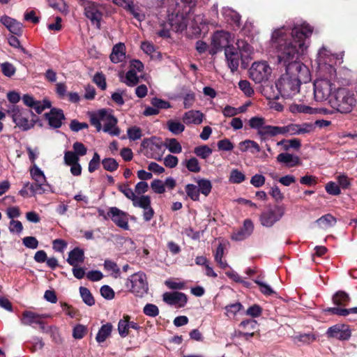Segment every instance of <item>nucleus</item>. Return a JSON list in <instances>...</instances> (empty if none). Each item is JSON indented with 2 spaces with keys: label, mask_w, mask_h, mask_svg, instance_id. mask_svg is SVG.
<instances>
[{
  "label": "nucleus",
  "mask_w": 357,
  "mask_h": 357,
  "mask_svg": "<svg viewBox=\"0 0 357 357\" xmlns=\"http://www.w3.org/2000/svg\"><path fill=\"white\" fill-rule=\"evenodd\" d=\"M45 344L41 337H34L31 342L26 343V347L32 352L42 349Z\"/></svg>",
  "instance_id": "38"
},
{
  "label": "nucleus",
  "mask_w": 357,
  "mask_h": 357,
  "mask_svg": "<svg viewBox=\"0 0 357 357\" xmlns=\"http://www.w3.org/2000/svg\"><path fill=\"white\" fill-rule=\"evenodd\" d=\"M167 13L169 24L172 29H174L176 31H182L187 28L188 15H184L181 11L180 4L176 0H172Z\"/></svg>",
  "instance_id": "5"
},
{
  "label": "nucleus",
  "mask_w": 357,
  "mask_h": 357,
  "mask_svg": "<svg viewBox=\"0 0 357 357\" xmlns=\"http://www.w3.org/2000/svg\"><path fill=\"white\" fill-rule=\"evenodd\" d=\"M127 133L128 138L133 141L140 139L142 135L141 128L137 126L129 128Z\"/></svg>",
  "instance_id": "59"
},
{
  "label": "nucleus",
  "mask_w": 357,
  "mask_h": 357,
  "mask_svg": "<svg viewBox=\"0 0 357 357\" xmlns=\"http://www.w3.org/2000/svg\"><path fill=\"white\" fill-rule=\"evenodd\" d=\"M100 163V155L95 152L92 159L89 161L88 170L90 173L94 172L96 170L99 169Z\"/></svg>",
  "instance_id": "51"
},
{
  "label": "nucleus",
  "mask_w": 357,
  "mask_h": 357,
  "mask_svg": "<svg viewBox=\"0 0 357 357\" xmlns=\"http://www.w3.org/2000/svg\"><path fill=\"white\" fill-rule=\"evenodd\" d=\"M326 192L331 195H339L341 193L340 186L333 181H329L325 186Z\"/></svg>",
  "instance_id": "54"
},
{
  "label": "nucleus",
  "mask_w": 357,
  "mask_h": 357,
  "mask_svg": "<svg viewBox=\"0 0 357 357\" xmlns=\"http://www.w3.org/2000/svg\"><path fill=\"white\" fill-rule=\"evenodd\" d=\"M32 178L36 182H45L46 178L43 172L35 165L31 171Z\"/></svg>",
  "instance_id": "55"
},
{
  "label": "nucleus",
  "mask_w": 357,
  "mask_h": 357,
  "mask_svg": "<svg viewBox=\"0 0 357 357\" xmlns=\"http://www.w3.org/2000/svg\"><path fill=\"white\" fill-rule=\"evenodd\" d=\"M254 224L250 219H245L243 227L232 232L231 239L235 241H241L248 238L253 232Z\"/></svg>",
  "instance_id": "16"
},
{
  "label": "nucleus",
  "mask_w": 357,
  "mask_h": 357,
  "mask_svg": "<svg viewBox=\"0 0 357 357\" xmlns=\"http://www.w3.org/2000/svg\"><path fill=\"white\" fill-rule=\"evenodd\" d=\"M245 179V174L237 169L231 171L229 176V182L231 183H241Z\"/></svg>",
  "instance_id": "39"
},
{
  "label": "nucleus",
  "mask_w": 357,
  "mask_h": 357,
  "mask_svg": "<svg viewBox=\"0 0 357 357\" xmlns=\"http://www.w3.org/2000/svg\"><path fill=\"white\" fill-rule=\"evenodd\" d=\"M282 135L281 126H275L266 125L260 131L257 132V135L261 141L266 142L270 137Z\"/></svg>",
  "instance_id": "22"
},
{
  "label": "nucleus",
  "mask_w": 357,
  "mask_h": 357,
  "mask_svg": "<svg viewBox=\"0 0 357 357\" xmlns=\"http://www.w3.org/2000/svg\"><path fill=\"white\" fill-rule=\"evenodd\" d=\"M87 332V328L82 324L76 325L73 330V337L75 339L80 340L84 337Z\"/></svg>",
  "instance_id": "49"
},
{
  "label": "nucleus",
  "mask_w": 357,
  "mask_h": 357,
  "mask_svg": "<svg viewBox=\"0 0 357 357\" xmlns=\"http://www.w3.org/2000/svg\"><path fill=\"white\" fill-rule=\"evenodd\" d=\"M217 146L219 150L226 151H231L234 147V144L227 138L218 141Z\"/></svg>",
  "instance_id": "61"
},
{
  "label": "nucleus",
  "mask_w": 357,
  "mask_h": 357,
  "mask_svg": "<svg viewBox=\"0 0 357 357\" xmlns=\"http://www.w3.org/2000/svg\"><path fill=\"white\" fill-rule=\"evenodd\" d=\"M316 222L321 228L328 229L334 226L337 220L333 215L328 213L320 217Z\"/></svg>",
  "instance_id": "30"
},
{
  "label": "nucleus",
  "mask_w": 357,
  "mask_h": 357,
  "mask_svg": "<svg viewBox=\"0 0 357 357\" xmlns=\"http://www.w3.org/2000/svg\"><path fill=\"white\" fill-rule=\"evenodd\" d=\"M8 113L10 114L16 126L24 131L30 130L36 124V120L33 117L36 116L30 109H22L17 105H13Z\"/></svg>",
  "instance_id": "3"
},
{
  "label": "nucleus",
  "mask_w": 357,
  "mask_h": 357,
  "mask_svg": "<svg viewBox=\"0 0 357 357\" xmlns=\"http://www.w3.org/2000/svg\"><path fill=\"white\" fill-rule=\"evenodd\" d=\"M162 300L169 305H175L177 307H183L188 302V296L180 291L165 292L162 295Z\"/></svg>",
  "instance_id": "13"
},
{
  "label": "nucleus",
  "mask_w": 357,
  "mask_h": 357,
  "mask_svg": "<svg viewBox=\"0 0 357 357\" xmlns=\"http://www.w3.org/2000/svg\"><path fill=\"white\" fill-rule=\"evenodd\" d=\"M187 195L193 201L199 200V190L194 184H187L185 187Z\"/></svg>",
  "instance_id": "37"
},
{
  "label": "nucleus",
  "mask_w": 357,
  "mask_h": 357,
  "mask_svg": "<svg viewBox=\"0 0 357 357\" xmlns=\"http://www.w3.org/2000/svg\"><path fill=\"white\" fill-rule=\"evenodd\" d=\"M312 31L311 26L303 24L282 26L272 33L271 40L278 53V64L285 68V73L276 82V87L283 98H292L299 92L302 83L311 80L310 70L298 59L307 49L305 41Z\"/></svg>",
  "instance_id": "1"
},
{
  "label": "nucleus",
  "mask_w": 357,
  "mask_h": 357,
  "mask_svg": "<svg viewBox=\"0 0 357 357\" xmlns=\"http://www.w3.org/2000/svg\"><path fill=\"white\" fill-rule=\"evenodd\" d=\"M284 214L282 206L275 205L273 207L263 211L259 215V222L265 227H271L278 222Z\"/></svg>",
  "instance_id": "8"
},
{
  "label": "nucleus",
  "mask_w": 357,
  "mask_h": 357,
  "mask_svg": "<svg viewBox=\"0 0 357 357\" xmlns=\"http://www.w3.org/2000/svg\"><path fill=\"white\" fill-rule=\"evenodd\" d=\"M250 78L255 83H261L268 80L271 68L266 61L255 62L249 70Z\"/></svg>",
  "instance_id": "10"
},
{
  "label": "nucleus",
  "mask_w": 357,
  "mask_h": 357,
  "mask_svg": "<svg viewBox=\"0 0 357 357\" xmlns=\"http://www.w3.org/2000/svg\"><path fill=\"white\" fill-rule=\"evenodd\" d=\"M83 6L85 16L93 25L100 29V22L103 16L102 7L98 3L89 1H86Z\"/></svg>",
  "instance_id": "11"
},
{
  "label": "nucleus",
  "mask_w": 357,
  "mask_h": 357,
  "mask_svg": "<svg viewBox=\"0 0 357 357\" xmlns=\"http://www.w3.org/2000/svg\"><path fill=\"white\" fill-rule=\"evenodd\" d=\"M143 312L146 316L155 317L159 314V309L154 304L147 303L143 308Z\"/></svg>",
  "instance_id": "50"
},
{
  "label": "nucleus",
  "mask_w": 357,
  "mask_h": 357,
  "mask_svg": "<svg viewBox=\"0 0 357 357\" xmlns=\"http://www.w3.org/2000/svg\"><path fill=\"white\" fill-rule=\"evenodd\" d=\"M130 283V291L136 296L142 297L147 293L149 287L146 281V276L144 273H137L133 274L128 280L127 286Z\"/></svg>",
  "instance_id": "9"
},
{
  "label": "nucleus",
  "mask_w": 357,
  "mask_h": 357,
  "mask_svg": "<svg viewBox=\"0 0 357 357\" xmlns=\"http://www.w3.org/2000/svg\"><path fill=\"white\" fill-rule=\"evenodd\" d=\"M117 189L123 193L126 197L132 200L133 203H137L139 198L135 195L133 190L130 188V183H118Z\"/></svg>",
  "instance_id": "27"
},
{
  "label": "nucleus",
  "mask_w": 357,
  "mask_h": 357,
  "mask_svg": "<svg viewBox=\"0 0 357 357\" xmlns=\"http://www.w3.org/2000/svg\"><path fill=\"white\" fill-rule=\"evenodd\" d=\"M198 185V189L199 190V194L202 193L204 196L207 197L211 192L212 183L206 178H199L197 181Z\"/></svg>",
  "instance_id": "32"
},
{
  "label": "nucleus",
  "mask_w": 357,
  "mask_h": 357,
  "mask_svg": "<svg viewBox=\"0 0 357 357\" xmlns=\"http://www.w3.org/2000/svg\"><path fill=\"white\" fill-rule=\"evenodd\" d=\"M101 121H105L102 130L109 132L117 124V119L112 114L108 113L106 109H101L96 113L90 114V123L93 126L98 132L102 130Z\"/></svg>",
  "instance_id": "4"
},
{
  "label": "nucleus",
  "mask_w": 357,
  "mask_h": 357,
  "mask_svg": "<svg viewBox=\"0 0 357 357\" xmlns=\"http://www.w3.org/2000/svg\"><path fill=\"white\" fill-rule=\"evenodd\" d=\"M328 338H335L341 341L348 340L351 336L349 325L337 324L329 327L326 333Z\"/></svg>",
  "instance_id": "12"
},
{
  "label": "nucleus",
  "mask_w": 357,
  "mask_h": 357,
  "mask_svg": "<svg viewBox=\"0 0 357 357\" xmlns=\"http://www.w3.org/2000/svg\"><path fill=\"white\" fill-rule=\"evenodd\" d=\"M225 56L228 67L232 73L236 72L239 66L241 54L234 45L225 48Z\"/></svg>",
  "instance_id": "17"
},
{
  "label": "nucleus",
  "mask_w": 357,
  "mask_h": 357,
  "mask_svg": "<svg viewBox=\"0 0 357 357\" xmlns=\"http://www.w3.org/2000/svg\"><path fill=\"white\" fill-rule=\"evenodd\" d=\"M212 149L207 145L199 146L195 148L194 153L202 159H206L211 153Z\"/></svg>",
  "instance_id": "40"
},
{
  "label": "nucleus",
  "mask_w": 357,
  "mask_h": 357,
  "mask_svg": "<svg viewBox=\"0 0 357 357\" xmlns=\"http://www.w3.org/2000/svg\"><path fill=\"white\" fill-rule=\"evenodd\" d=\"M282 135L289 133L291 135H299L298 124H289L286 126H281Z\"/></svg>",
  "instance_id": "60"
},
{
  "label": "nucleus",
  "mask_w": 357,
  "mask_h": 357,
  "mask_svg": "<svg viewBox=\"0 0 357 357\" xmlns=\"http://www.w3.org/2000/svg\"><path fill=\"white\" fill-rule=\"evenodd\" d=\"M112 328L113 326L111 323H107L106 324L102 325L96 335V341L98 343L105 342L106 339L110 336Z\"/></svg>",
  "instance_id": "28"
},
{
  "label": "nucleus",
  "mask_w": 357,
  "mask_h": 357,
  "mask_svg": "<svg viewBox=\"0 0 357 357\" xmlns=\"http://www.w3.org/2000/svg\"><path fill=\"white\" fill-rule=\"evenodd\" d=\"M183 164L185 166L189 172L198 173L201 170L199 162L198 160L195 157H192L189 160H185L183 162Z\"/></svg>",
  "instance_id": "35"
},
{
  "label": "nucleus",
  "mask_w": 357,
  "mask_h": 357,
  "mask_svg": "<svg viewBox=\"0 0 357 357\" xmlns=\"http://www.w3.org/2000/svg\"><path fill=\"white\" fill-rule=\"evenodd\" d=\"M110 219L119 227L125 230L129 229L128 214L117 207L109 208Z\"/></svg>",
  "instance_id": "15"
},
{
  "label": "nucleus",
  "mask_w": 357,
  "mask_h": 357,
  "mask_svg": "<svg viewBox=\"0 0 357 357\" xmlns=\"http://www.w3.org/2000/svg\"><path fill=\"white\" fill-rule=\"evenodd\" d=\"M1 70L3 75L8 77L13 76L16 72L14 65L8 61L1 64Z\"/></svg>",
  "instance_id": "43"
},
{
  "label": "nucleus",
  "mask_w": 357,
  "mask_h": 357,
  "mask_svg": "<svg viewBox=\"0 0 357 357\" xmlns=\"http://www.w3.org/2000/svg\"><path fill=\"white\" fill-rule=\"evenodd\" d=\"M236 50L241 54V61L242 68H247L250 55L252 53V46L243 39H238L236 43Z\"/></svg>",
  "instance_id": "14"
},
{
  "label": "nucleus",
  "mask_w": 357,
  "mask_h": 357,
  "mask_svg": "<svg viewBox=\"0 0 357 357\" xmlns=\"http://www.w3.org/2000/svg\"><path fill=\"white\" fill-rule=\"evenodd\" d=\"M44 317H46V316L32 311L25 310L22 314L21 322L23 325L31 326L33 324H37L39 320Z\"/></svg>",
  "instance_id": "24"
},
{
  "label": "nucleus",
  "mask_w": 357,
  "mask_h": 357,
  "mask_svg": "<svg viewBox=\"0 0 357 357\" xmlns=\"http://www.w3.org/2000/svg\"><path fill=\"white\" fill-rule=\"evenodd\" d=\"M177 3L180 4L181 11L184 15H189L196 6L197 0H180V2Z\"/></svg>",
  "instance_id": "33"
},
{
  "label": "nucleus",
  "mask_w": 357,
  "mask_h": 357,
  "mask_svg": "<svg viewBox=\"0 0 357 357\" xmlns=\"http://www.w3.org/2000/svg\"><path fill=\"white\" fill-rule=\"evenodd\" d=\"M312 108L304 105L293 104L290 106V111L292 113L312 114Z\"/></svg>",
  "instance_id": "46"
},
{
  "label": "nucleus",
  "mask_w": 357,
  "mask_h": 357,
  "mask_svg": "<svg viewBox=\"0 0 357 357\" xmlns=\"http://www.w3.org/2000/svg\"><path fill=\"white\" fill-rule=\"evenodd\" d=\"M239 89L248 96L251 97L255 91L250 86V83L248 80H241L238 82Z\"/></svg>",
  "instance_id": "52"
},
{
  "label": "nucleus",
  "mask_w": 357,
  "mask_h": 357,
  "mask_svg": "<svg viewBox=\"0 0 357 357\" xmlns=\"http://www.w3.org/2000/svg\"><path fill=\"white\" fill-rule=\"evenodd\" d=\"M349 301V294L343 291H337L333 296V303L337 306H345Z\"/></svg>",
  "instance_id": "31"
},
{
  "label": "nucleus",
  "mask_w": 357,
  "mask_h": 357,
  "mask_svg": "<svg viewBox=\"0 0 357 357\" xmlns=\"http://www.w3.org/2000/svg\"><path fill=\"white\" fill-rule=\"evenodd\" d=\"M130 317L128 314H124L123 318L121 319L118 323V331L121 337H126L129 335V320Z\"/></svg>",
  "instance_id": "29"
},
{
  "label": "nucleus",
  "mask_w": 357,
  "mask_h": 357,
  "mask_svg": "<svg viewBox=\"0 0 357 357\" xmlns=\"http://www.w3.org/2000/svg\"><path fill=\"white\" fill-rule=\"evenodd\" d=\"M257 322L254 319H245L242 321L239 327L248 331H253L257 328Z\"/></svg>",
  "instance_id": "63"
},
{
  "label": "nucleus",
  "mask_w": 357,
  "mask_h": 357,
  "mask_svg": "<svg viewBox=\"0 0 357 357\" xmlns=\"http://www.w3.org/2000/svg\"><path fill=\"white\" fill-rule=\"evenodd\" d=\"M336 179L338 183V185L340 186V188H342V189H348L350 188L351 185V179L349 178L345 174H342L337 176Z\"/></svg>",
  "instance_id": "58"
},
{
  "label": "nucleus",
  "mask_w": 357,
  "mask_h": 357,
  "mask_svg": "<svg viewBox=\"0 0 357 357\" xmlns=\"http://www.w3.org/2000/svg\"><path fill=\"white\" fill-rule=\"evenodd\" d=\"M84 261V250L79 248H75L68 253L67 262L73 266H77L79 263H83Z\"/></svg>",
  "instance_id": "25"
},
{
  "label": "nucleus",
  "mask_w": 357,
  "mask_h": 357,
  "mask_svg": "<svg viewBox=\"0 0 357 357\" xmlns=\"http://www.w3.org/2000/svg\"><path fill=\"white\" fill-rule=\"evenodd\" d=\"M168 129L174 135H178L184 131L185 126L180 122L169 121L167 122Z\"/></svg>",
  "instance_id": "44"
},
{
  "label": "nucleus",
  "mask_w": 357,
  "mask_h": 357,
  "mask_svg": "<svg viewBox=\"0 0 357 357\" xmlns=\"http://www.w3.org/2000/svg\"><path fill=\"white\" fill-rule=\"evenodd\" d=\"M168 144L167 147L170 153H180L182 151L181 144L175 138L167 139Z\"/></svg>",
  "instance_id": "45"
},
{
  "label": "nucleus",
  "mask_w": 357,
  "mask_h": 357,
  "mask_svg": "<svg viewBox=\"0 0 357 357\" xmlns=\"http://www.w3.org/2000/svg\"><path fill=\"white\" fill-rule=\"evenodd\" d=\"M335 90V84L327 78L317 79L314 82V94L317 101L331 98Z\"/></svg>",
  "instance_id": "6"
},
{
  "label": "nucleus",
  "mask_w": 357,
  "mask_h": 357,
  "mask_svg": "<svg viewBox=\"0 0 357 357\" xmlns=\"http://www.w3.org/2000/svg\"><path fill=\"white\" fill-rule=\"evenodd\" d=\"M262 313V308L257 304H255L246 310V314L253 318L259 317Z\"/></svg>",
  "instance_id": "64"
},
{
  "label": "nucleus",
  "mask_w": 357,
  "mask_h": 357,
  "mask_svg": "<svg viewBox=\"0 0 357 357\" xmlns=\"http://www.w3.org/2000/svg\"><path fill=\"white\" fill-rule=\"evenodd\" d=\"M126 53L125 44L123 43H119L113 46L109 59L114 63L122 62L126 59Z\"/></svg>",
  "instance_id": "21"
},
{
  "label": "nucleus",
  "mask_w": 357,
  "mask_h": 357,
  "mask_svg": "<svg viewBox=\"0 0 357 357\" xmlns=\"http://www.w3.org/2000/svg\"><path fill=\"white\" fill-rule=\"evenodd\" d=\"M79 293L82 301L85 304L89 306H92L95 304V299L91 291L86 287H80Z\"/></svg>",
  "instance_id": "34"
},
{
  "label": "nucleus",
  "mask_w": 357,
  "mask_h": 357,
  "mask_svg": "<svg viewBox=\"0 0 357 357\" xmlns=\"http://www.w3.org/2000/svg\"><path fill=\"white\" fill-rule=\"evenodd\" d=\"M231 38V33L228 31L223 30L215 31L211 38V47L208 51L209 54L214 56L218 52L230 47L231 46L229 45Z\"/></svg>",
  "instance_id": "7"
},
{
  "label": "nucleus",
  "mask_w": 357,
  "mask_h": 357,
  "mask_svg": "<svg viewBox=\"0 0 357 357\" xmlns=\"http://www.w3.org/2000/svg\"><path fill=\"white\" fill-rule=\"evenodd\" d=\"M45 119L48 120L50 127L59 128L62 126V120L65 119L63 112L61 109L53 107L50 112L45 114Z\"/></svg>",
  "instance_id": "19"
},
{
  "label": "nucleus",
  "mask_w": 357,
  "mask_h": 357,
  "mask_svg": "<svg viewBox=\"0 0 357 357\" xmlns=\"http://www.w3.org/2000/svg\"><path fill=\"white\" fill-rule=\"evenodd\" d=\"M0 22L6 26L13 35L20 36L22 34V24L17 22L16 20L7 15H3L1 17Z\"/></svg>",
  "instance_id": "20"
},
{
  "label": "nucleus",
  "mask_w": 357,
  "mask_h": 357,
  "mask_svg": "<svg viewBox=\"0 0 357 357\" xmlns=\"http://www.w3.org/2000/svg\"><path fill=\"white\" fill-rule=\"evenodd\" d=\"M331 107L340 113H349L356 105L354 93L348 88L339 87L335 90L329 100Z\"/></svg>",
  "instance_id": "2"
},
{
  "label": "nucleus",
  "mask_w": 357,
  "mask_h": 357,
  "mask_svg": "<svg viewBox=\"0 0 357 357\" xmlns=\"http://www.w3.org/2000/svg\"><path fill=\"white\" fill-rule=\"evenodd\" d=\"M151 188L152 190L157 194H162L165 192V184L160 179H154L151 183Z\"/></svg>",
  "instance_id": "57"
},
{
  "label": "nucleus",
  "mask_w": 357,
  "mask_h": 357,
  "mask_svg": "<svg viewBox=\"0 0 357 357\" xmlns=\"http://www.w3.org/2000/svg\"><path fill=\"white\" fill-rule=\"evenodd\" d=\"M248 124L251 128L255 129L259 132L266 126L265 119L255 116L249 120Z\"/></svg>",
  "instance_id": "36"
},
{
  "label": "nucleus",
  "mask_w": 357,
  "mask_h": 357,
  "mask_svg": "<svg viewBox=\"0 0 357 357\" xmlns=\"http://www.w3.org/2000/svg\"><path fill=\"white\" fill-rule=\"evenodd\" d=\"M103 168L109 172H114L118 169L119 163L112 158H107L102 160Z\"/></svg>",
  "instance_id": "42"
},
{
  "label": "nucleus",
  "mask_w": 357,
  "mask_h": 357,
  "mask_svg": "<svg viewBox=\"0 0 357 357\" xmlns=\"http://www.w3.org/2000/svg\"><path fill=\"white\" fill-rule=\"evenodd\" d=\"M134 206L144 209L143 218L145 221H150L154 215V210L151 206V198L148 195H142L139 197L137 203H133Z\"/></svg>",
  "instance_id": "18"
},
{
  "label": "nucleus",
  "mask_w": 357,
  "mask_h": 357,
  "mask_svg": "<svg viewBox=\"0 0 357 357\" xmlns=\"http://www.w3.org/2000/svg\"><path fill=\"white\" fill-rule=\"evenodd\" d=\"M64 162L66 165H74L79 161V158L75 153L71 151H66L64 153Z\"/></svg>",
  "instance_id": "47"
},
{
  "label": "nucleus",
  "mask_w": 357,
  "mask_h": 357,
  "mask_svg": "<svg viewBox=\"0 0 357 357\" xmlns=\"http://www.w3.org/2000/svg\"><path fill=\"white\" fill-rule=\"evenodd\" d=\"M204 114L199 110H190L183 116V121L186 125H199L202 123Z\"/></svg>",
  "instance_id": "23"
},
{
  "label": "nucleus",
  "mask_w": 357,
  "mask_h": 357,
  "mask_svg": "<svg viewBox=\"0 0 357 357\" xmlns=\"http://www.w3.org/2000/svg\"><path fill=\"white\" fill-rule=\"evenodd\" d=\"M139 82V77L137 75L135 70H129L126 74L125 83L128 86H133L137 85Z\"/></svg>",
  "instance_id": "41"
},
{
  "label": "nucleus",
  "mask_w": 357,
  "mask_h": 357,
  "mask_svg": "<svg viewBox=\"0 0 357 357\" xmlns=\"http://www.w3.org/2000/svg\"><path fill=\"white\" fill-rule=\"evenodd\" d=\"M93 82L102 90L107 88L106 78L102 73H96L93 79Z\"/></svg>",
  "instance_id": "48"
},
{
  "label": "nucleus",
  "mask_w": 357,
  "mask_h": 357,
  "mask_svg": "<svg viewBox=\"0 0 357 357\" xmlns=\"http://www.w3.org/2000/svg\"><path fill=\"white\" fill-rule=\"evenodd\" d=\"M151 104L153 107H156L158 110L160 109H169L172 107L169 102L156 97L151 99Z\"/></svg>",
  "instance_id": "53"
},
{
  "label": "nucleus",
  "mask_w": 357,
  "mask_h": 357,
  "mask_svg": "<svg viewBox=\"0 0 357 357\" xmlns=\"http://www.w3.org/2000/svg\"><path fill=\"white\" fill-rule=\"evenodd\" d=\"M277 160L279 162L286 164L289 167H293L301 165V162L298 156L293 155L288 153H280L277 157Z\"/></svg>",
  "instance_id": "26"
},
{
  "label": "nucleus",
  "mask_w": 357,
  "mask_h": 357,
  "mask_svg": "<svg viewBox=\"0 0 357 357\" xmlns=\"http://www.w3.org/2000/svg\"><path fill=\"white\" fill-rule=\"evenodd\" d=\"M104 267L105 270L112 271L115 274L114 278L119 276L120 268L118 267L116 263L109 259H106L104 262Z\"/></svg>",
  "instance_id": "56"
},
{
  "label": "nucleus",
  "mask_w": 357,
  "mask_h": 357,
  "mask_svg": "<svg viewBox=\"0 0 357 357\" xmlns=\"http://www.w3.org/2000/svg\"><path fill=\"white\" fill-rule=\"evenodd\" d=\"M73 152L75 153L79 158L85 155L87 153V148L82 142H75L73 145Z\"/></svg>",
  "instance_id": "62"
}]
</instances>
